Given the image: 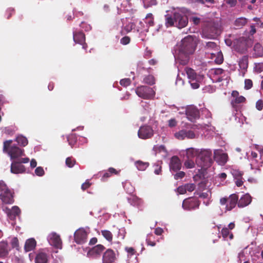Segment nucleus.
<instances>
[{
  "instance_id": "obj_27",
  "label": "nucleus",
  "mask_w": 263,
  "mask_h": 263,
  "mask_svg": "<svg viewBox=\"0 0 263 263\" xmlns=\"http://www.w3.org/2000/svg\"><path fill=\"white\" fill-rule=\"evenodd\" d=\"M36 245V242L34 238H30L26 241L24 249L26 252L33 250Z\"/></svg>"
},
{
  "instance_id": "obj_24",
  "label": "nucleus",
  "mask_w": 263,
  "mask_h": 263,
  "mask_svg": "<svg viewBox=\"0 0 263 263\" xmlns=\"http://www.w3.org/2000/svg\"><path fill=\"white\" fill-rule=\"evenodd\" d=\"M120 171H117L113 167H109L106 172H105L101 178L102 181H106L108 178L110 177L112 175H118Z\"/></svg>"
},
{
  "instance_id": "obj_25",
  "label": "nucleus",
  "mask_w": 263,
  "mask_h": 263,
  "mask_svg": "<svg viewBox=\"0 0 263 263\" xmlns=\"http://www.w3.org/2000/svg\"><path fill=\"white\" fill-rule=\"evenodd\" d=\"M48 256L46 253L42 251H39L36 255L35 258V263H47Z\"/></svg>"
},
{
  "instance_id": "obj_20",
  "label": "nucleus",
  "mask_w": 263,
  "mask_h": 263,
  "mask_svg": "<svg viewBox=\"0 0 263 263\" xmlns=\"http://www.w3.org/2000/svg\"><path fill=\"white\" fill-rule=\"evenodd\" d=\"M252 202V197L249 194L243 195L238 199V207L242 208L249 205Z\"/></svg>"
},
{
  "instance_id": "obj_50",
  "label": "nucleus",
  "mask_w": 263,
  "mask_h": 263,
  "mask_svg": "<svg viewBox=\"0 0 263 263\" xmlns=\"http://www.w3.org/2000/svg\"><path fill=\"white\" fill-rule=\"evenodd\" d=\"M120 83L122 86L126 87L131 84V80L129 78L123 79L121 80Z\"/></svg>"
},
{
  "instance_id": "obj_49",
  "label": "nucleus",
  "mask_w": 263,
  "mask_h": 263,
  "mask_svg": "<svg viewBox=\"0 0 263 263\" xmlns=\"http://www.w3.org/2000/svg\"><path fill=\"white\" fill-rule=\"evenodd\" d=\"M184 186L186 192H192L195 189L196 187V185L194 183H187L185 184Z\"/></svg>"
},
{
  "instance_id": "obj_39",
  "label": "nucleus",
  "mask_w": 263,
  "mask_h": 263,
  "mask_svg": "<svg viewBox=\"0 0 263 263\" xmlns=\"http://www.w3.org/2000/svg\"><path fill=\"white\" fill-rule=\"evenodd\" d=\"M231 173L235 179L238 178L242 179V175L243 173L242 171L236 169H233L232 170Z\"/></svg>"
},
{
  "instance_id": "obj_56",
  "label": "nucleus",
  "mask_w": 263,
  "mask_h": 263,
  "mask_svg": "<svg viewBox=\"0 0 263 263\" xmlns=\"http://www.w3.org/2000/svg\"><path fill=\"white\" fill-rule=\"evenodd\" d=\"M215 61L218 64H220L223 62V58L221 52H219V54H218V57L215 59Z\"/></svg>"
},
{
  "instance_id": "obj_33",
  "label": "nucleus",
  "mask_w": 263,
  "mask_h": 263,
  "mask_svg": "<svg viewBox=\"0 0 263 263\" xmlns=\"http://www.w3.org/2000/svg\"><path fill=\"white\" fill-rule=\"evenodd\" d=\"M135 165L139 171H144L149 166V163L138 160L135 162Z\"/></svg>"
},
{
  "instance_id": "obj_31",
  "label": "nucleus",
  "mask_w": 263,
  "mask_h": 263,
  "mask_svg": "<svg viewBox=\"0 0 263 263\" xmlns=\"http://www.w3.org/2000/svg\"><path fill=\"white\" fill-rule=\"evenodd\" d=\"M248 23V19L243 17H240L237 18L234 22V25L238 28L240 29L242 28L244 26H245Z\"/></svg>"
},
{
  "instance_id": "obj_51",
  "label": "nucleus",
  "mask_w": 263,
  "mask_h": 263,
  "mask_svg": "<svg viewBox=\"0 0 263 263\" xmlns=\"http://www.w3.org/2000/svg\"><path fill=\"white\" fill-rule=\"evenodd\" d=\"M253 86L252 81L250 79H246L245 81V88L247 90L250 89Z\"/></svg>"
},
{
  "instance_id": "obj_4",
  "label": "nucleus",
  "mask_w": 263,
  "mask_h": 263,
  "mask_svg": "<svg viewBox=\"0 0 263 263\" xmlns=\"http://www.w3.org/2000/svg\"><path fill=\"white\" fill-rule=\"evenodd\" d=\"M196 44L192 36L188 35L181 41L179 50L186 53L193 54L195 52Z\"/></svg>"
},
{
  "instance_id": "obj_46",
  "label": "nucleus",
  "mask_w": 263,
  "mask_h": 263,
  "mask_svg": "<svg viewBox=\"0 0 263 263\" xmlns=\"http://www.w3.org/2000/svg\"><path fill=\"white\" fill-rule=\"evenodd\" d=\"M184 166L187 168H192L195 167V163L192 159H189L184 162Z\"/></svg>"
},
{
  "instance_id": "obj_9",
  "label": "nucleus",
  "mask_w": 263,
  "mask_h": 263,
  "mask_svg": "<svg viewBox=\"0 0 263 263\" xmlns=\"http://www.w3.org/2000/svg\"><path fill=\"white\" fill-rule=\"evenodd\" d=\"M248 39L241 36L234 40L232 43L233 48L240 53H244L247 49Z\"/></svg>"
},
{
  "instance_id": "obj_12",
  "label": "nucleus",
  "mask_w": 263,
  "mask_h": 263,
  "mask_svg": "<svg viewBox=\"0 0 263 263\" xmlns=\"http://www.w3.org/2000/svg\"><path fill=\"white\" fill-rule=\"evenodd\" d=\"M48 240L49 243L57 249H61L62 242L59 235L55 232H52L48 235Z\"/></svg>"
},
{
  "instance_id": "obj_36",
  "label": "nucleus",
  "mask_w": 263,
  "mask_h": 263,
  "mask_svg": "<svg viewBox=\"0 0 263 263\" xmlns=\"http://www.w3.org/2000/svg\"><path fill=\"white\" fill-rule=\"evenodd\" d=\"M16 141L18 144L23 146H26L28 143L27 139L22 135L17 136L16 138Z\"/></svg>"
},
{
  "instance_id": "obj_10",
  "label": "nucleus",
  "mask_w": 263,
  "mask_h": 263,
  "mask_svg": "<svg viewBox=\"0 0 263 263\" xmlns=\"http://www.w3.org/2000/svg\"><path fill=\"white\" fill-rule=\"evenodd\" d=\"M200 201L196 197H190L184 199L182 202V208L185 210H193L198 209Z\"/></svg>"
},
{
  "instance_id": "obj_58",
  "label": "nucleus",
  "mask_w": 263,
  "mask_h": 263,
  "mask_svg": "<svg viewBox=\"0 0 263 263\" xmlns=\"http://www.w3.org/2000/svg\"><path fill=\"white\" fill-rule=\"evenodd\" d=\"M91 183L89 182L88 180H87L84 183H83L81 185V189L82 190L85 191L86 189H88Z\"/></svg>"
},
{
  "instance_id": "obj_63",
  "label": "nucleus",
  "mask_w": 263,
  "mask_h": 263,
  "mask_svg": "<svg viewBox=\"0 0 263 263\" xmlns=\"http://www.w3.org/2000/svg\"><path fill=\"white\" fill-rule=\"evenodd\" d=\"M177 190H178V192L180 194H184L186 193V189H185L184 185L179 186L177 189Z\"/></svg>"
},
{
  "instance_id": "obj_13",
  "label": "nucleus",
  "mask_w": 263,
  "mask_h": 263,
  "mask_svg": "<svg viewBox=\"0 0 263 263\" xmlns=\"http://www.w3.org/2000/svg\"><path fill=\"white\" fill-rule=\"evenodd\" d=\"M185 114L187 118L191 121H193L199 118V111L194 106L191 105L186 108Z\"/></svg>"
},
{
  "instance_id": "obj_16",
  "label": "nucleus",
  "mask_w": 263,
  "mask_h": 263,
  "mask_svg": "<svg viewBox=\"0 0 263 263\" xmlns=\"http://www.w3.org/2000/svg\"><path fill=\"white\" fill-rule=\"evenodd\" d=\"M116 259V254L114 250L108 249L103 254L102 262L103 263H113Z\"/></svg>"
},
{
  "instance_id": "obj_57",
  "label": "nucleus",
  "mask_w": 263,
  "mask_h": 263,
  "mask_svg": "<svg viewBox=\"0 0 263 263\" xmlns=\"http://www.w3.org/2000/svg\"><path fill=\"white\" fill-rule=\"evenodd\" d=\"M256 108L258 110H261L263 108V101L262 100H258L256 102Z\"/></svg>"
},
{
  "instance_id": "obj_52",
  "label": "nucleus",
  "mask_w": 263,
  "mask_h": 263,
  "mask_svg": "<svg viewBox=\"0 0 263 263\" xmlns=\"http://www.w3.org/2000/svg\"><path fill=\"white\" fill-rule=\"evenodd\" d=\"M185 173L182 171H180L174 175V179L176 180L183 178L185 176Z\"/></svg>"
},
{
  "instance_id": "obj_41",
  "label": "nucleus",
  "mask_w": 263,
  "mask_h": 263,
  "mask_svg": "<svg viewBox=\"0 0 263 263\" xmlns=\"http://www.w3.org/2000/svg\"><path fill=\"white\" fill-rule=\"evenodd\" d=\"M144 7L146 8H149L157 4L156 0H142Z\"/></svg>"
},
{
  "instance_id": "obj_64",
  "label": "nucleus",
  "mask_w": 263,
  "mask_h": 263,
  "mask_svg": "<svg viewBox=\"0 0 263 263\" xmlns=\"http://www.w3.org/2000/svg\"><path fill=\"white\" fill-rule=\"evenodd\" d=\"M80 27L84 29L85 31H88L91 28V27L90 25H87L85 23H84V22L81 23V24L80 25Z\"/></svg>"
},
{
  "instance_id": "obj_32",
  "label": "nucleus",
  "mask_w": 263,
  "mask_h": 263,
  "mask_svg": "<svg viewBox=\"0 0 263 263\" xmlns=\"http://www.w3.org/2000/svg\"><path fill=\"white\" fill-rule=\"evenodd\" d=\"M253 49L256 57H261L263 56V47L260 44H255Z\"/></svg>"
},
{
  "instance_id": "obj_48",
  "label": "nucleus",
  "mask_w": 263,
  "mask_h": 263,
  "mask_svg": "<svg viewBox=\"0 0 263 263\" xmlns=\"http://www.w3.org/2000/svg\"><path fill=\"white\" fill-rule=\"evenodd\" d=\"M205 48L207 49H217L218 46L215 42H209L206 43L205 46Z\"/></svg>"
},
{
  "instance_id": "obj_14",
  "label": "nucleus",
  "mask_w": 263,
  "mask_h": 263,
  "mask_svg": "<svg viewBox=\"0 0 263 263\" xmlns=\"http://www.w3.org/2000/svg\"><path fill=\"white\" fill-rule=\"evenodd\" d=\"M73 39L76 43L82 45L84 49L87 48V44L85 43V35L82 31H76L73 32Z\"/></svg>"
},
{
  "instance_id": "obj_53",
  "label": "nucleus",
  "mask_w": 263,
  "mask_h": 263,
  "mask_svg": "<svg viewBox=\"0 0 263 263\" xmlns=\"http://www.w3.org/2000/svg\"><path fill=\"white\" fill-rule=\"evenodd\" d=\"M35 173L39 176H42L44 174V171L42 167L39 166L35 170Z\"/></svg>"
},
{
  "instance_id": "obj_28",
  "label": "nucleus",
  "mask_w": 263,
  "mask_h": 263,
  "mask_svg": "<svg viewBox=\"0 0 263 263\" xmlns=\"http://www.w3.org/2000/svg\"><path fill=\"white\" fill-rule=\"evenodd\" d=\"M9 253L8 244L6 241L0 242V257H6Z\"/></svg>"
},
{
  "instance_id": "obj_3",
  "label": "nucleus",
  "mask_w": 263,
  "mask_h": 263,
  "mask_svg": "<svg viewBox=\"0 0 263 263\" xmlns=\"http://www.w3.org/2000/svg\"><path fill=\"white\" fill-rule=\"evenodd\" d=\"M12 140H6L4 142L3 151L8 154L11 159H20L19 158L24 155V150L18 146L12 144Z\"/></svg>"
},
{
  "instance_id": "obj_26",
  "label": "nucleus",
  "mask_w": 263,
  "mask_h": 263,
  "mask_svg": "<svg viewBox=\"0 0 263 263\" xmlns=\"http://www.w3.org/2000/svg\"><path fill=\"white\" fill-rule=\"evenodd\" d=\"M200 149L190 147L186 149V157L189 159H192L195 157H198Z\"/></svg>"
},
{
  "instance_id": "obj_1",
  "label": "nucleus",
  "mask_w": 263,
  "mask_h": 263,
  "mask_svg": "<svg viewBox=\"0 0 263 263\" xmlns=\"http://www.w3.org/2000/svg\"><path fill=\"white\" fill-rule=\"evenodd\" d=\"M165 20L167 27L175 26L179 29L186 27L189 22L187 16L180 9H175L172 14L166 15Z\"/></svg>"
},
{
  "instance_id": "obj_37",
  "label": "nucleus",
  "mask_w": 263,
  "mask_h": 263,
  "mask_svg": "<svg viewBox=\"0 0 263 263\" xmlns=\"http://www.w3.org/2000/svg\"><path fill=\"white\" fill-rule=\"evenodd\" d=\"M146 241L148 246L154 247L156 245L155 237L152 234H149L147 235Z\"/></svg>"
},
{
  "instance_id": "obj_40",
  "label": "nucleus",
  "mask_w": 263,
  "mask_h": 263,
  "mask_svg": "<svg viewBox=\"0 0 263 263\" xmlns=\"http://www.w3.org/2000/svg\"><path fill=\"white\" fill-rule=\"evenodd\" d=\"M175 137L180 140L185 138V129H182L175 134Z\"/></svg>"
},
{
  "instance_id": "obj_45",
  "label": "nucleus",
  "mask_w": 263,
  "mask_h": 263,
  "mask_svg": "<svg viewBox=\"0 0 263 263\" xmlns=\"http://www.w3.org/2000/svg\"><path fill=\"white\" fill-rule=\"evenodd\" d=\"M66 164L69 167H72L76 163V160L72 157H68L66 159Z\"/></svg>"
},
{
  "instance_id": "obj_38",
  "label": "nucleus",
  "mask_w": 263,
  "mask_h": 263,
  "mask_svg": "<svg viewBox=\"0 0 263 263\" xmlns=\"http://www.w3.org/2000/svg\"><path fill=\"white\" fill-rule=\"evenodd\" d=\"M101 233L103 236L109 242H111L113 238L112 233L108 230H102Z\"/></svg>"
},
{
  "instance_id": "obj_42",
  "label": "nucleus",
  "mask_w": 263,
  "mask_h": 263,
  "mask_svg": "<svg viewBox=\"0 0 263 263\" xmlns=\"http://www.w3.org/2000/svg\"><path fill=\"white\" fill-rule=\"evenodd\" d=\"M187 139H195L196 138L195 133L192 130L185 129V138Z\"/></svg>"
},
{
  "instance_id": "obj_17",
  "label": "nucleus",
  "mask_w": 263,
  "mask_h": 263,
  "mask_svg": "<svg viewBox=\"0 0 263 263\" xmlns=\"http://www.w3.org/2000/svg\"><path fill=\"white\" fill-rule=\"evenodd\" d=\"M0 199L6 204H12L14 202L13 194L8 188L0 194Z\"/></svg>"
},
{
  "instance_id": "obj_29",
  "label": "nucleus",
  "mask_w": 263,
  "mask_h": 263,
  "mask_svg": "<svg viewBox=\"0 0 263 263\" xmlns=\"http://www.w3.org/2000/svg\"><path fill=\"white\" fill-rule=\"evenodd\" d=\"M246 101V99L243 96H240L239 97L233 99L231 101V104L233 108L236 109L238 104L245 103Z\"/></svg>"
},
{
  "instance_id": "obj_59",
  "label": "nucleus",
  "mask_w": 263,
  "mask_h": 263,
  "mask_svg": "<svg viewBox=\"0 0 263 263\" xmlns=\"http://www.w3.org/2000/svg\"><path fill=\"white\" fill-rule=\"evenodd\" d=\"M125 250L131 256L135 254L136 252L135 250L132 247H126Z\"/></svg>"
},
{
  "instance_id": "obj_35",
  "label": "nucleus",
  "mask_w": 263,
  "mask_h": 263,
  "mask_svg": "<svg viewBox=\"0 0 263 263\" xmlns=\"http://www.w3.org/2000/svg\"><path fill=\"white\" fill-rule=\"evenodd\" d=\"M239 66L241 69H246L248 66V58L243 56L239 61Z\"/></svg>"
},
{
  "instance_id": "obj_62",
  "label": "nucleus",
  "mask_w": 263,
  "mask_h": 263,
  "mask_svg": "<svg viewBox=\"0 0 263 263\" xmlns=\"http://www.w3.org/2000/svg\"><path fill=\"white\" fill-rule=\"evenodd\" d=\"M177 121L175 119H171L168 120V126L170 127H173L177 125Z\"/></svg>"
},
{
  "instance_id": "obj_5",
  "label": "nucleus",
  "mask_w": 263,
  "mask_h": 263,
  "mask_svg": "<svg viewBox=\"0 0 263 263\" xmlns=\"http://www.w3.org/2000/svg\"><path fill=\"white\" fill-rule=\"evenodd\" d=\"M238 195L232 194L228 197H225L220 199V203L221 205H226V211H231L236 205H238Z\"/></svg>"
},
{
  "instance_id": "obj_54",
  "label": "nucleus",
  "mask_w": 263,
  "mask_h": 263,
  "mask_svg": "<svg viewBox=\"0 0 263 263\" xmlns=\"http://www.w3.org/2000/svg\"><path fill=\"white\" fill-rule=\"evenodd\" d=\"M130 41V38L127 36H124L120 40L121 44L124 45L129 44Z\"/></svg>"
},
{
  "instance_id": "obj_22",
  "label": "nucleus",
  "mask_w": 263,
  "mask_h": 263,
  "mask_svg": "<svg viewBox=\"0 0 263 263\" xmlns=\"http://www.w3.org/2000/svg\"><path fill=\"white\" fill-rule=\"evenodd\" d=\"M191 54L186 53L182 51L179 50L177 56V60L180 64L182 65H186L190 61V56Z\"/></svg>"
},
{
  "instance_id": "obj_2",
  "label": "nucleus",
  "mask_w": 263,
  "mask_h": 263,
  "mask_svg": "<svg viewBox=\"0 0 263 263\" xmlns=\"http://www.w3.org/2000/svg\"><path fill=\"white\" fill-rule=\"evenodd\" d=\"M212 153L209 149H201L198 157L196 158V164L201 168L205 169L211 166L213 162Z\"/></svg>"
},
{
  "instance_id": "obj_19",
  "label": "nucleus",
  "mask_w": 263,
  "mask_h": 263,
  "mask_svg": "<svg viewBox=\"0 0 263 263\" xmlns=\"http://www.w3.org/2000/svg\"><path fill=\"white\" fill-rule=\"evenodd\" d=\"M74 240L77 243H83L86 240V232L83 230H79L74 233Z\"/></svg>"
},
{
  "instance_id": "obj_7",
  "label": "nucleus",
  "mask_w": 263,
  "mask_h": 263,
  "mask_svg": "<svg viewBox=\"0 0 263 263\" xmlns=\"http://www.w3.org/2000/svg\"><path fill=\"white\" fill-rule=\"evenodd\" d=\"M29 161L28 158H23L14 160L11 164V172L13 174L24 173L26 168L22 163H27Z\"/></svg>"
},
{
  "instance_id": "obj_21",
  "label": "nucleus",
  "mask_w": 263,
  "mask_h": 263,
  "mask_svg": "<svg viewBox=\"0 0 263 263\" xmlns=\"http://www.w3.org/2000/svg\"><path fill=\"white\" fill-rule=\"evenodd\" d=\"M5 211L7 213L8 217L11 220H14L16 217L18 216L21 213V210L17 206H13L11 209L6 208Z\"/></svg>"
},
{
  "instance_id": "obj_8",
  "label": "nucleus",
  "mask_w": 263,
  "mask_h": 263,
  "mask_svg": "<svg viewBox=\"0 0 263 263\" xmlns=\"http://www.w3.org/2000/svg\"><path fill=\"white\" fill-rule=\"evenodd\" d=\"M136 94L140 98L144 99H151L155 95L154 89L146 86H140L136 89Z\"/></svg>"
},
{
  "instance_id": "obj_61",
  "label": "nucleus",
  "mask_w": 263,
  "mask_h": 263,
  "mask_svg": "<svg viewBox=\"0 0 263 263\" xmlns=\"http://www.w3.org/2000/svg\"><path fill=\"white\" fill-rule=\"evenodd\" d=\"M8 189L6 184L3 181H0V193H2Z\"/></svg>"
},
{
  "instance_id": "obj_44",
  "label": "nucleus",
  "mask_w": 263,
  "mask_h": 263,
  "mask_svg": "<svg viewBox=\"0 0 263 263\" xmlns=\"http://www.w3.org/2000/svg\"><path fill=\"white\" fill-rule=\"evenodd\" d=\"M135 27V24L133 23H129L124 27V30L126 33L130 32Z\"/></svg>"
},
{
  "instance_id": "obj_34",
  "label": "nucleus",
  "mask_w": 263,
  "mask_h": 263,
  "mask_svg": "<svg viewBox=\"0 0 263 263\" xmlns=\"http://www.w3.org/2000/svg\"><path fill=\"white\" fill-rule=\"evenodd\" d=\"M143 82L148 85H152L155 83V79L153 75L148 74L143 78Z\"/></svg>"
},
{
  "instance_id": "obj_43",
  "label": "nucleus",
  "mask_w": 263,
  "mask_h": 263,
  "mask_svg": "<svg viewBox=\"0 0 263 263\" xmlns=\"http://www.w3.org/2000/svg\"><path fill=\"white\" fill-rule=\"evenodd\" d=\"M154 173L156 175H160L162 172V166L159 162L155 163L154 165Z\"/></svg>"
},
{
  "instance_id": "obj_11",
  "label": "nucleus",
  "mask_w": 263,
  "mask_h": 263,
  "mask_svg": "<svg viewBox=\"0 0 263 263\" xmlns=\"http://www.w3.org/2000/svg\"><path fill=\"white\" fill-rule=\"evenodd\" d=\"M154 135V130L152 127L149 125H145L140 127L138 135L142 139L151 138Z\"/></svg>"
},
{
  "instance_id": "obj_15",
  "label": "nucleus",
  "mask_w": 263,
  "mask_h": 263,
  "mask_svg": "<svg viewBox=\"0 0 263 263\" xmlns=\"http://www.w3.org/2000/svg\"><path fill=\"white\" fill-rule=\"evenodd\" d=\"M214 157L215 160L220 165H224L228 159V155L226 153H222L221 151L215 150L214 152Z\"/></svg>"
},
{
  "instance_id": "obj_6",
  "label": "nucleus",
  "mask_w": 263,
  "mask_h": 263,
  "mask_svg": "<svg viewBox=\"0 0 263 263\" xmlns=\"http://www.w3.org/2000/svg\"><path fill=\"white\" fill-rule=\"evenodd\" d=\"M219 34L217 25L214 23L208 24L203 29L202 36L207 39H215Z\"/></svg>"
},
{
  "instance_id": "obj_47",
  "label": "nucleus",
  "mask_w": 263,
  "mask_h": 263,
  "mask_svg": "<svg viewBox=\"0 0 263 263\" xmlns=\"http://www.w3.org/2000/svg\"><path fill=\"white\" fill-rule=\"evenodd\" d=\"M11 245L12 248H16L17 250H18L19 242L17 237H13L12 238Z\"/></svg>"
},
{
  "instance_id": "obj_30",
  "label": "nucleus",
  "mask_w": 263,
  "mask_h": 263,
  "mask_svg": "<svg viewBox=\"0 0 263 263\" xmlns=\"http://www.w3.org/2000/svg\"><path fill=\"white\" fill-rule=\"evenodd\" d=\"M187 78L191 80H196L197 78V74L195 72V70L190 67H185L184 69Z\"/></svg>"
},
{
  "instance_id": "obj_23",
  "label": "nucleus",
  "mask_w": 263,
  "mask_h": 263,
  "mask_svg": "<svg viewBox=\"0 0 263 263\" xmlns=\"http://www.w3.org/2000/svg\"><path fill=\"white\" fill-rule=\"evenodd\" d=\"M105 249V247L102 245H97L90 249L88 251V254L91 256H100Z\"/></svg>"
},
{
  "instance_id": "obj_18",
  "label": "nucleus",
  "mask_w": 263,
  "mask_h": 263,
  "mask_svg": "<svg viewBox=\"0 0 263 263\" xmlns=\"http://www.w3.org/2000/svg\"><path fill=\"white\" fill-rule=\"evenodd\" d=\"M181 166L179 158L176 156H173L170 163V170L174 172H177L181 169Z\"/></svg>"
},
{
  "instance_id": "obj_60",
  "label": "nucleus",
  "mask_w": 263,
  "mask_h": 263,
  "mask_svg": "<svg viewBox=\"0 0 263 263\" xmlns=\"http://www.w3.org/2000/svg\"><path fill=\"white\" fill-rule=\"evenodd\" d=\"M190 21H192L194 24L197 25L200 24L201 19L200 18L196 16H192L191 18Z\"/></svg>"
},
{
  "instance_id": "obj_55",
  "label": "nucleus",
  "mask_w": 263,
  "mask_h": 263,
  "mask_svg": "<svg viewBox=\"0 0 263 263\" xmlns=\"http://www.w3.org/2000/svg\"><path fill=\"white\" fill-rule=\"evenodd\" d=\"M230 231L227 228H223L221 230V234L224 238H226L230 234Z\"/></svg>"
}]
</instances>
